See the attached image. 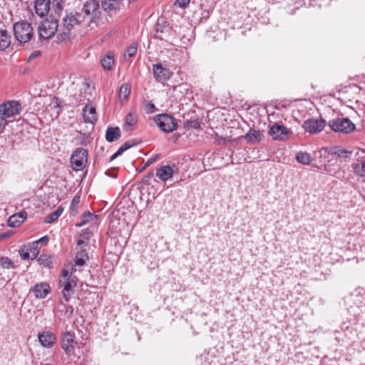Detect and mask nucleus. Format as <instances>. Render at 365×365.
Wrapping results in <instances>:
<instances>
[{
	"mask_svg": "<svg viewBox=\"0 0 365 365\" xmlns=\"http://www.w3.org/2000/svg\"><path fill=\"white\" fill-rule=\"evenodd\" d=\"M80 202V197L79 196H77L76 195L73 199H72V201H71V210L72 211H75L76 212V209L78 207V205Z\"/></svg>",
	"mask_w": 365,
	"mask_h": 365,
	"instance_id": "obj_42",
	"label": "nucleus"
},
{
	"mask_svg": "<svg viewBox=\"0 0 365 365\" xmlns=\"http://www.w3.org/2000/svg\"><path fill=\"white\" fill-rule=\"evenodd\" d=\"M11 44V36L6 30L0 29V51H4Z\"/></svg>",
	"mask_w": 365,
	"mask_h": 365,
	"instance_id": "obj_26",
	"label": "nucleus"
},
{
	"mask_svg": "<svg viewBox=\"0 0 365 365\" xmlns=\"http://www.w3.org/2000/svg\"><path fill=\"white\" fill-rule=\"evenodd\" d=\"M0 266L4 269L15 268L14 262L8 257H0Z\"/></svg>",
	"mask_w": 365,
	"mask_h": 365,
	"instance_id": "obj_33",
	"label": "nucleus"
},
{
	"mask_svg": "<svg viewBox=\"0 0 365 365\" xmlns=\"http://www.w3.org/2000/svg\"><path fill=\"white\" fill-rule=\"evenodd\" d=\"M91 235V232L88 229L82 230L80 236L86 240H89Z\"/></svg>",
	"mask_w": 365,
	"mask_h": 365,
	"instance_id": "obj_44",
	"label": "nucleus"
},
{
	"mask_svg": "<svg viewBox=\"0 0 365 365\" xmlns=\"http://www.w3.org/2000/svg\"><path fill=\"white\" fill-rule=\"evenodd\" d=\"M102 9L106 12L119 11L123 6V0H101Z\"/></svg>",
	"mask_w": 365,
	"mask_h": 365,
	"instance_id": "obj_17",
	"label": "nucleus"
},
{
	"mask_svg": "<svg viewBox=\"0 0 365 365\" xmlns=\"http://www.w3.org/2000/svg\"><path fill=\"white\" fill-rule=\"evenodd\" d=\"M58 27V20L50 17L44 19L38 27V34L40 38L49 39L56 34Z\"/></svg>",
	"mask_w": 365,
	"mask_h": 365,
	"instance_id": "obj_3",
	"label": "nucleus"
},
{
	"mask_svg": "<svg viewBox=\"0 0 365 365\" xmlns=\"http://www.w3.org/2000/svg\"><path fill=\"white\" fill-rule=\"evenodd\" d=\"M82 12L84 16H82L84 21L86 17L90 18V24L96 23V20L100 18L101 11L99 7V3L96 0H89L84 3Z\"/></svg>",
	"mask_w": 365,
	"mask_h": 365,
	"instance_id": "obj_6",
	"label": "nucleus"
},
{
	"mask_svg": "<svg viewBox=\"0 0 365 365\" xmlns=\"http://www.w3.org/2000/svg\"><path fill=\"white\" fill-rule=\"evenodd\" d=\"M120 138V130L118 127H109L106 130V139L108 142H113Z\"/></svg>",
	"mask_w": 365,
	"mask_h": 365,
	"instance_id": "obj_25",
	"label": "nucleus"
},
{
	"mask_svg": "<svg viewBox=\"0 0 365 365\" xmlns=\"http://www.w3.org/2000/svg\"><path fill=\"white\" fill-rule=\"evenodd\" d=\"M106 174L107 175L110 176V177H112V178H115L116 177V174H113V173L109 174L108 171L106 173Z\"/></svg>",
	"mask_w": 365,
	"mask_h": 365,
	"instance_id": "obj_53",
	"label": "nucleus"
},
{
	"mask_svg": "<svg viewBox=\"0 0 365 365\" xmlns=\"http://www.w3.org/2000/svg\"><path fill=\"white\" fill-rule=\"evenodd\" d=\"M122 153L118 150L114 154H113L110 158V161H113L114 159H115L117 157L120 155Z\"/></svg>",
	"mask_w": 365,
	"mask_h": 365,
	"instance_id": "obj_49",
	"label": "nucleus"
},
{
	"mask_svg": "<svg viewBox=\"0 0 365 365\" xmlns=\"http://www.w3.org/2000/svg\"><path fill=\"white\" fill-rule=\"evenodd\" d=\"M329 153L342 158H346L348 154H351V152L343 149L341 146H335L330 148Z\"/></svg>",
	"mask_w": 365,
	"mask_h": 365,
	"instance_id": "obj_28",
	"label": "nucleus"
},
{
	"mask_svg": "<svg viewBox=\"0 0 365 365\" xmlns=\"http://www.w3.org/2000/svg\"><path fill=\"white\" fill-rule=\"evenodd\" d=\"M160 157L159 154H155L153 156H152L148 160V161L145 163V166H149L151 164H153L154 162H155Z\"/></svg>",
	"mask_w": 365,
	"mask_h": 365,
	"instance_id": "obj_46",
	"label": "nucleus"
},
{
	"mask_svg": "<svg viewBox=\"0 0 365 365\" xmlns=\"http://www.w3.org/2000/svg\"><path fill=\"white\" fill-rule=\"evenodd\" d=\"M154 121L160 130L165 133L172 132L178 127L177 120L172 115L167 113H163L155 116Z\"/></svg>",
	"mask_w": 365,
	"mask_h": 365,
	"instance_id": "obj_7",
	"label": "nucleus"
},
{
	"mask_svg": "<svg viewBox=\"0 0 365 365\" xmlns=\"http://www.w3.org/2000/svg\"><path fill=\"white\" fill-rule=\"evenodd\" d=\"M129 2L135 1V0H128Z\"/></svg>",
	"mask_w": 365,
	"mask_h": 365,
	"instance_id": "obj_55",
	"label": "nucleus"
},
{
	"mask_svg": "<svg viewBox=\"0 0 365 365\" xmlns=\"http://www.w3.org/2000/svg\"><path fill=\"white\" fill-rule=\"evenodd\" d=\"M326 122L323 119L309 118L304 121L303 128L310 133H317L323 130Z\"/></svg>",
	"mask_w": 365,
	"mask_h": 365,
	"instance_id": "obj_12",
	"label": "nucleus"
},
{
	"mask_svg": "<svg viewBox=\"0 0 365 365\" xmlns=\"http://www.w3.org/2000/svg\"><path fill=\"white\" fill-rule=\"evenodd\" d=\"M41 53L40 51H35L34 52L31 53L30 54V56H29V58H28V61H32L33 59L38 57L39 56H41Z\"/></svg>",
	"mask_w": 365,
	"mask_h": 365,
	"instance_id": "obj_47",
	"label": "nucleus"
},
{
	"mask_svg": "<svg viewBox=\"0 0 365 365\" xmlns=\"http://www.w3.org/2000/svg\"><path fill=\"white\" fill-rule=\"evenodd\" d=\"M38 262L44 267H50L52 264L51 257L48 255H41L38 258Z\"/></svg>",
	"mask_w": 365,
	"mask_h": 365,
	"instance_id": "obj_32",
	"label": "nucleus"
},
{
	"mask_svg": "<svg viewBox=\"0 0 365 365\" xmlns=\"http://www.w3.org/2000/svg\"><path fill=\"white\" fill-rule=\"evenodd\" d=\"M137 53V43H133L128 46L125 53V56L133 57Z\"/></svg>",
	"mask_w": 365,
	"mask_h": 365,
	"instance_id": "obj_39",
	"label": "nucleus"
},
{
	"mask_svg": "<svg viewBox=\"0 0 365 365\" xmlns=\"http://www.w3.org/2000/svg\"><path fill=\"white\" fill-rule=\"evenodd\" d=\"M83 116L85 123L94 124L98 120L96 108L86 105L83 108Z\"/></svg>",
	"mask_w": 365,
	"mask_h": 365,
	"instance_id": "obj_19",
	"label": "nucleus"
},
{
	"mask_svg": "<svg viewBox=\"0 0 365 365\" xmlns=\"http://www.w3.org/2000/svg\"><path fill=\"white\" fill-rule=\"evenodd\" d=\"M2 237H3V235H1V234H0V240H2Z\"/></svg>",
	"mask_w": 365,
	"mask_h": 365,
	"instance_id": "obj_54",
	"label": "nucleus"
},
{
	"mask_svg": "<svg viewBox=\"0 0 365 365\" xmlns=\"http://www.w3.org/2000/svg\"><path fill=\"white\" fill-rule=\"evenodd\" d=\"M19 255L22 259L24 260H29L31 259V255L28 247V245H23L19 248Z\"/></svg>",
	"mask_w": 365,
	"mask_h": 365,
	"instance_id": "obj_37",
	"label": "nucleus"
},
{
	"mask_svg": "<svg viewBox=\"0 0 365 365\" xmlns=\"http://www.w3.org/2000/svg\"><path fill=\"white\" fill-rule=\"evenodd\" d=\"M296 160L303 165H309L312 162V157L309 153L299 152L296 155Z\"/></svg>",
	"mask_w": 365,
	"mask_h": 365,
	"instance_id": "obj_30",
	"label": "nucleus"
},
{
	"mask_svg": "<svg viewBox=\"0 0 365 365\" xmlns=\"http://www.w3.org/2000/svg\"><path fill=\"white\" fill-rule=\"evenodd\" d=\"M365 153V149H361L356 153L358 156L357 160H361V163H354L352 165L354 173L361 178H365V157L363 154Z\"/></svg>",
	"mask_w": 365,
	"mask_h": 365,
	"instance_id": "obj_15",
	"label": "nucleus"
},
{
	"mask_svg": "<svg viewBox=\"0 0 365 365\" xmlns=\"http://www.w3.org/2000/svg\"><path fill=\"white\" fill-rule=\"evenodd\" d=\"M65 314H66L68 317H71L73 315V308L72 306H66L65 307Z\"/></svg>",
	"mask_w": 365,
	"mask_h": 365,
	"instance_id": "obj_48",
	"label": "nucleus"
},
{
	"mask_svg": "<svg viewBox=\"0 0 365 365\" xmlns=\"http://www.w3.org/2000/svg\"><path fill=\"white\" fill-rule=\"evenodd\" d=\"M190 3V0H176L175 4L180 8H185Z\"/></svg>",
	"mask_w": 365,
	"mask_h": 365,
	"instance_id": "obj_45",
	"label": "nucleus"
},
{
	"mask_svg": "<svg viewBox=\"0 0 365 365\" xmlns=\"http://www.w3.org/2000/svg\"><path fill=\"white\" fill-rule=\"evenodd\" d=\"M88 152L83 148H78L71 157V163L75 170H81L87 163Z\"/></svg>",
	"mask_w": 365,
	"mask_h": 365,
	"instance_id": "obj_10",
	"label": "nucleus"
},
{
	"mask_svg": "<svg viewBox=\"0 0 365 365\" xmlns=\"http://www.w3.org/2000/svg\"><path fill=\"white\" fill-rule=\"evenodd\" d=\"M77 245H78V246H80V247H81V246H85V245H86V242L85 241V240H84V239L78 240L77 241Z\"/></svg>",
	"mask_w": 365,
	"mask_h": 365,
	"instance_id": "obj_51",
	"label": "nucleus"
},
{
	"mask_svg": "<svg viewBox=\"0 0 365 365\" xmlns=\"http://www.w3.org/2000/svg\"><path fill=\"white\" fill-rule=\"evenodd\" d=\"M22 107L19 102L11 101L0 105V115L4 118L14 117L19 115L21 111Z\"/></svg>",
	"mask_w": 365,
	"mask_h": 365,
	"instance_id": "obj_9",
	"label": "nucleus"
},
{
	"mask_svg": "<svg viewBox=\"0 0 365 365\" xmlns=\"http://www.w3.org/2000/svg\"><path fill=\"white\" fill-rule=\"evenodd\" d=\"M88 255L86 250L77 252L75 257V266L82 267L88 260Z\"/></svg>",
	"mask_w": 365,
	"mask_h": 365,
	"instance_id": "obj_27",
	"label": "nucleus"
},
{
	"mask_svg": "<svg viewBox=\"0 0 365 365\" xmlns=\"http://www.w3.org/2000/svg\"><path fill=\"white\" fill-rule=\"evenodd\" d=\"M65 0H53V8L54 12L58 15L62 12L64 8Z\"/></svg>",
	"mask_w": 365,
	"mask_h": 365,
	"instance_id": "obj_35",
	"label": "nucleus"
},
{
	"mask_svg": "<svg viewBox=\"0 0 365 365\" xmlns=\"http://www.w3.org/2000/svg\"><path fill=\"white\" fill-rule=\"evenodd\" d=\"M41 345L45 348H51L56 342V336L51 331H43L38 334Z\"/></svg>",
	"mask_w": 365,
	"mask_h": 365,
	"instance_id": "obj_13",
	"label": "nucleus"
},
{
	"mask_svg": "<svg viewBox=\"0 0 365 365\" xmlns=\"http://www.w3.org/2000/svg\"><path fill=\"white\" fill-rule=\"evenodd\" d=\"M91 217H93V215L89 211L84 212L81 217V221L78 223H76V227H81L84 225L88 222V219Z\"/></svg>",
	"mask_w": 365,
	"mask_h": 365,
	"instance_id": "obj_38",
	"label": "nucleus"
},
{
	"mask_svg": "<svg viewBox=\"0 0 365 365\" xmlns=\"http://www.w3.org/2000/svg\"><path fill=\"white\" fill-rule=\"evenodd\" d=\"M138 120V115L136 111H130L125 116V123L123 126V129L127 132L131 130V128L137 123Z\"/></svg>",
	"mask_w": 365,
	"mask_h": 365,
	"instance_id": "obj_22",
	"label": "nucleus"
},
{
	"mask_svg": "<svg viewBox=\"0 0 365 365\" xmlns=\"http://www.w3.org/2000/svg\"><path fill=\"white\" fill-rule=\"evenodd\" d=\"M175 165L162 166L157 170L156 176L162 181H166L171 178L174 173Z\"/></svg>",
	"mask_w": 365,
	"mask_h": 365,
	"instance_id": "obj_20",
	"label": "nucleus"
},
{
	"mask_svg": "<svg viewBox=\"0 0 365 365\" xmlns=\"http://www.w3.org/2000/svg\"><path fill=\"white\" fill-rule=\"evenodd\" d=\"M186 125L190 128L197 129L200 128V123L197 120H187Z\"/></svg>",
	"mask_w": 365,
	"mask_h": 365,
	"instance_id": "obj_43",
	"label": "nucleus"
},
{
	"mask_svg": "<svg viewBox=\"0 0 365 365\" xmlns=\"http://www.w3.org/2000/svg\"><path fill=\"white\" fill-rule=\"evenodd\" d=\"M36 242H38V245L41 243H45L46 244L48 242V237L47 236H44L39 240H36Z\"/></svg>",
	"mask_w": 365,
	"mask_h": 365,
	"instance_id": "obj_50",
	"label": "nucleus"
},
{
	"mask_svg": "<svg viewBox=\"0 0 365 365\" xmlns=\"http://www.w3.org/2000/svg\"><path fill=\"white\" fill-rule=\"evenodd\" d=\"M134 145H135V143L134 142H130L127 141L124 143L119 148L118 150L123 153L131 147H133Z\"/></svg>",
	"mask_w": 365,
	"mask_h": 365,
	"instance_id": "obj_41",
	"label": "nucleus"
},
{
	"mask_svg": "<svg viewBox=\"0 0 365 365\" xmlns=\"http://www.w3.org/2000/svg\"><path fill=\"white\" fill-rule=\"evenodd\" d=\"M83 21V20L81 14L76 11H66L64 17L62 19V27L63 31L61 35H64L68 37L70 34V31L74 28V26L80 24Z\"/></svg>",
	"mask_w": 365,
	"mask_h": 365,
	"instance_id": "obj_4",
	"label": "nucleus"
},
{
	"mask_svg": "<svg viewBox=\"0 0 365 365\" xmlns=\"http://www.w3.org/2000/svg\"><path fill=\"white\" fill-rule=\"evenodd\" d=\"M75 335L70 331L64 332L61 337V346L64 350L65 353L71 356L74 354L75 345Z\"/></svg>",
	"mask_w": 365,
	"mask_h": 365,
	"instance_id": "obj_11",
	"label": "nucleus"
},
{
	"mask_svg": "<svg viewBox=\"0 0 365 365\" xmlns=\"http://www.w3.org/2000/svg\"><path fill=\"white\" fill-rule=\"evenodd\" d=\"M28 247L31 255V260L36 259L39 254L38 242H33L32 243L29 244Z\"/></svg>",
	"mask_w": 365,
	"mask_h": 365,
	"instance_id": "obj_34",
	"label": "nucleus"
},
{
	"mask_svg": "<svg viewBox=\"0 0 365 365\" xmlns=\"http://www.w3.org/2000/svg\"><path fill=\"white\" fill-rule=\"evenodd\" d=\"M153 71L155 78L158 82L167 81L170 78L172 74L169 69L163 67L161 63L154 64Z\"/></svg>",
	"mask_w": 365,
	"mask_h": 365,
	"instance_id": "obj_14",
	"label": "nucleus"
},
{
	"mask_svg": "<svg viewBox=\"0 0 365 365\" xmlns=\"http://www.w3.org/2000/svg\"><path fill=\"white\" fill-rule=\"evenodd\" d=\"M48 109L51 112V115H54L55 118H57L62 110L59 98L56 97L53 98L48 106Z\"/></svg>",
	"mask_w": 365,
	"mask_h": 365,
	"instance_id": "obj_24",
	"label": "nucleus"
},
{
	"mask_svg": "<svg viewBox=\"0 0 365 365\" xmlns=\"http://www.w3.org/2000/svg\"><path fill=\"white\" fill-rule=\"evenodd\" d=\"M1 235H3L2 240L6 239L10 237V234L8 232L1 233Z\"/></svg>",
	"mask_w": 365,
	"mask_h": 365,
	"instance_id": "obj_52",
	"label": "nucleus"
},
{
	"mask_svg": "<svg viewBox=\"0 0 365 365\" xmlns=\"http://www.w3.org/2000/svg\"><path fill=\"white\" fill-rule=\"evenodd\" d=\"M32 292L37 299L45 298L50 292V286L46 282L36 284L32 289Z\"/></svg>",
	"mask_w": 365,
	"mask_h": 365,
	"instance_id": "obj_18",
	"label": "nucleus"
},
{
	"mask_svg": "<svg viewBox=\"0 0 365 365\" xmlns=\"http://www.w3.org/2000/svg\"><path fill=\"white\" fill-rule=\"evenodd\" d=\"M144 109L147 113H152L155 111V106L151 101H145Z\"/></svg>",
	"mask_w": 365,
	"mask_h": 365,
	"instance_id": "obj_40",
	"label": "nucleus"
},
{
	"mask_svg": "<svg viewBox=\"0 0 365 365\" xmlns=\"http://www.w3.org/2000/svg\"><path fill=\"white\" fill-rule=\"evenodd\" d=\"M269 134L274 140L284 141L291 137L292 132L283 124L276 123L270 126Z\"/></svg>",
	"mask_w": 365,
	"mask_h": 365,
	"instance_id": "obj_8",
	"label": "nucleus"
},
{
	"mask_svg": "<svg viewBox=\"0 0 365 365\" xmlns=\"http://www.w3.org/2000/svg\"><path fill=\"white\" fill-rule=\"evenodd\" d=\"M27 217L25 211H21L10 216L8 220V225L11 227H16L21 225Z\"/></svg>",
	"mask_w": 365,
	"mask_h": 365,
	"instance_id": "obj_21",
	"label": "nucleus"
},
{
	"mask_svg": "<svg viewBox=\"0 0 365 365\" xmlns=\"http://www.w3.org/2000/svg\"><path fill=\"white\" fill-rule=\"evenodd\" d=\"M15 38L21 43L29 42L34 37V29L28 21H20L13 25Z\"/></svg>",
	"mask_w": 365,
	"mask_h": 365,
	"instance_id": "obj_2",
	"label": "nucleus"
},
{
	"mask_svg": "<svg viewBox=\"0 0 365 365\" xmlns=\"http://www.w3.org/2000/svg\"><path fill=\"white\" fill-rule=\"evenodd\" d=\"M74 266L71 263L65 265L61 272V277L58 284L62 287V294L66 302L71 299L74 294V289L77 286L78 278L73 275V272H76Z\"/></svg>",
	"mask_w": 365,
	"mask_h": 365,
	"instance_id": "obj_1",
	"label": "nucleus"
},
{
	"mask_svg": "<svg viewBox=\"0 0 365 365\" xmlns=\"http://www.w3.org/2000/svg\"><path fill=\"white\" fill-rule=\"evenodd\" d=\"M63 209L61 207H58L55 211L48 214L45 218V222L46 223H52L56 221L62 214Z\"/></svg>",
	"mask_w": 365,
	"mask_h": 365,
	"instance_id": "obj_31",
	"label": "nucleus"
},
{
	"mask_svg": "<svg viewBox=\"0 0 365 365\" xmlns=\"http://www.w3.org/2000/svg\"><path fill=\"white\" fill-rule=\"evenodd\" d=\"M262 133L255 129H250L244 136L245 140L250 143L255 144L259 143L262 138Z\"/></svg>",
	"mask_w": 365,
	"mask_h": 365,
	"instance_id": "obj_23",
	"label": "nucleus"
},
{
	"mask_svg": "<svg viewBox=\"0 0 365 365\" xmlns=\"http://www.w3.org/2000/svg\"><path fill=\"white\" fill-rule=\"evenodd\" d=\"M329 126L334 132L349 133L353 132L356 127L347 118H336L331 119L328 123Z\"/></svg>",
	"mask_w": 365,
	"mask_h": 365,
	"instance_id": "obj_5",
	"label": "nucleus"
},
{
	"mask_svg": "<svg viewBox=\"0 0 365 365\" xmlns=\"http://www.w3.org/2000/svg\"><path fill=\"white\" fill-rule=\"evenodd\" d=\"M130 93V86L127 83H123L119 90V96L121 98L123 96L125 99H127Z\"/></svg>",
	"mask_w": 365,
	"mask_h": 365,
	"instance_id": "obj_36",
	"label": "nucleus"
},
{
	"mask_svg": "<svg viewBox=\"0 0 365 365\" xmlns=\"http://www.w3.org/2000/svg\"><path fill=\"white\" fill-rule=\"evenodd\" d=\"M101 62L104 69L111 70L112 66L113 65L114 63L113 55H111L110 53H108L101 60Z\"/></svg>",
	"mask_w": 365,
	"mask_h": 365,
	"instance_id": "obj_29",
	"label": "nucleus"
},
{
	"mask_svg": "<svg viewBox=\"0 0 365 365\" xmlns=\"http://www.w3.org/2000/svg\"><path fill=\"white\" fill-rule=\"evenodd\" d=\"M50 6L51 0H35V12L38 16L43 17L48 14Z\"/></svg>",
	"mask_w": 365,
	"mask_h": 365,
	"instance_id": "obj_16",
	"label": "nucleus"
}]
</instances>
